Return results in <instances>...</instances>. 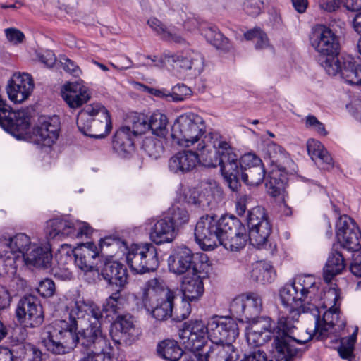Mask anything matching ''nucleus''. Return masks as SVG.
Masks as SVG:
<instances>
[{
  "label": "nucleus",
  "instance_id": "1",
  "mask_svg": "<svg viewBox=\"0 0 361 361\" xmlns=\"http://www.w3.org/2000/svg\"><path fill=\"white\" fill-rule=\"evenodd\" d=\"M214 137L211 135L200 144L199 149H208L214 147L215 152L219 157V165L221 174L227 183L230 189L236 191L240 183L238 175L240 169L241 172L247 171L248 169L261 166L262 161L259 157L252 153L244 154L238 160V157L233 148L225 140L212 141Z\"/></svg>",
  "mask_w": 361,
  "mask_h": 361
},
{
  "label": "nucleus",
  "instance_id": "2",
  "mask_svg": "<svg viewBox=\"0 0 361 361\" xmlns=\"http://www.w3.org/2000/svg\"><path fill=\"white\" fill-rule=\"evenodd\" d=\"M212 135V141L221 140L217 133L206 134V125L203 118L195 113L188 112L180 115L173 122L171 129V137L173 142L183 147L197 145V149L202 154H209L214 147L199 149L206 137Z\"/></svg>",
  "mask_w": 361,
  "mask_h": 361
},
{
  "label": "nucleus",
  "instance_id": "3",
  "mask_svg": "<svg viewBox=\"0 0 361 361\" xmlns=\"http://www.w3.org/2000/svg\"><path fill=\"white\" fill-rule=\"evenodd\" d=\"M318 292L317 280L312 275L300 274L279 289L281 305L294 316L308 312L309 300Z\"/></svg>",
  "mask_w": 361,
  "mask_h": 361
},
{
  "label": "nucleus",
  "instance_id": "4",
  "mask_svg": "<svg viewBox=\"0 0 361 361\" xmlns=\"http://www.w3.org/2000/svg\"><path fill=\"white\" fill-rule=\"evenodd\" d=\"M288 313V316L280 317L275 325L276 335L273 343L274 355L270 361H290L298 353L295 343L305 344L312 338L310 334H307L303 338H296L293 335L300 315L295 317L293 312Z\"/></svg>",
  "mask_w": 361,
  "mask_h": 361
},
{
  "label": "nucleus",
  "instance_id": "5",
  "mask_svg": "<svg viewBox=\"0 0 361 361\" xmlns=\"http://www.w3.org/2000/svg\"><path fill=\"white\" fill-rule=\"evenodd\" d=\"M174 291L159 278L149 279L143 289L142 302L147 311L158 321L171 317L173 307Z\"/></svg>",
  "mask_w": 361,
  "mask_h": 361
},
{
  "label": "nucleus",
  "instance_id": "6",
  "mask_svg": "<svg viewBox=\"0 0 361 361\" xmlns=\"http://www.w3.org/2000/svg\"><path fill=\"white\" fill-rule=\"evenodd\" d=\"M77 126L82 134L94 138L105 137L112 129L110 114L100 103L84 107L78 115Z\"/></svg>",
  "mask_w": 361,
  "mask_h": 361
},
{
  "label": "nucleus",
  "instance_id": "7",
  "mask_svg": "<svg viewBox=\"0 0 361 361\" xmlns=\"http://www.w3.org/2000/svg\"><path fill=\"white\" fill-rule=\"evenodd\" d=\"M0 243L9 250L0 252V275L13 274L17 271L18 262L21 261L32 242L23 233L13 235H3Z\"/></svg>",
  "mask_w": 361,
  "mask_h": 361
},
{
  "label": "nucleus",
  "instance_id": "8",
  "mask_svg": "<svg viewBox=\"0 0 361 361\" xmlns=\"http://www.w3.org/2000/svg\"><path fill=\"white\" fill-rule=\"evenodd\" d=\"M63 306L70 322L66 327L75 333L78 326H84L93 318H102L99 307L92 302L85 301L79 295H66Z\"/></svg>",
  "mask_w": 361,
  "mask_h": 361
},
{
  "label": "nucleus",
  "instance_id": "9",
  "mask_svg": "<svg viewBox=\"0 0 361 361\" xmlns=\"http://www.w3.org/2000/svg\"><path fill=\"white\" fill-rule=\"evenodd\" d=\"M247 226L249 228V240L251 245L257 248H265L272 254L276 251V244L268 245L267 243L268 238L271 232V225L264 208L255 207L249 212Z\"/></svg>",
  "mask_w": 361,
  "mask_h": 361
},
{
  "label": "nucleus",
  "instance_id": "10",
  "mask_svg": "<svg viewBox=\"0 0 361 361\" xmlns=\"http://www.w3.org/2000/svg\"><path fill=\"white\" fill-rule=\"evenodd\" d=\"M228 217L205 215L199 219L195 228V238L202 250H212L219 245L224 229L222 224Z\"/></svg>",
  "mask_w": 361,
  "mask_h": 361
},
{
  "label": "nucleus",
  "instance_id": "11",
  "mask_svg": "<svg viewBox=\"0 0 361 361\" xmlns=\"http://www.w3.org/2000/svg\"><path fill=\"white\" fill-rule=\"evenodd\" d=\"M66 326L65 320H59L56 326L47 328L43 334L42 343L53 354L68 353L75 346V333Z\"/></svg>",
  "mask_w": 361,
  "mask_h": 361
},
{
  "label": "nucleus",
  "instance_id": "12",
  "mask_svg": "<svg viewBox=\"0 0 361 361\" xmlns=\"http://www.w3.org/2000/svg\"><path fill=\"white\" fill-rule=\"evenodd\" d=\"M126 259L131 270L137 274L154 271L159 266L156 247L150 244L132 245L129 247L123 244Z\"/></svg>",
  "mask_w": 361,
  "mask_h": 361
},
{
  "label": "nucleus",
  "instance_id": "13",
  "mask_svg": "<svg viewBox=\"0 0 361 361\" xmlns=\"http://www.w3.org/2000/svg\"><path fill=\"white\" fill-rule=\"evenodd\" d=\"M45 232L51 239L63 240L65 238L88 237L92 234V228L86 222L55 218L47 221Z\"/></svg>",
  "mask_w": 361,
  "mask_h": 361
},
{
  "label": "nucleus",
  "instance_id": "14",
  "mask_svg": "<svg viewBox=\"0 0 361 361\" xmlns=\"http://www.w3.org/2000/svg\"><path fill=\"white\" fill-rule=\"evenodd\" d=\"M164 63L179 68L193 76L201 74L204 68V57L200 52L192 49H185L176 53L166 51L160 59V63L157 65L161 66Z\"/></svg>",
  "mask_w": 361,
  "mask_h": 361
},
{
  "label": "nucleus",
  "instance_id": "15",
  "mask_svg": "<svg viewBox=\"0 0 361 361\" xmlns=\"http://www.w3.org/2000/svg\"><path fill=\"white\" fill-rule=\"evenodd\" d=\"M179 338L186 350H200L209 338L208 324L202 320L186 322L179 331Z\"/></svg>",
  "mask_w": 361,
  "mask_h": 361
},
{
  "label": "nucleus",
  "instance_id": "16",
  "mask_svg": "<svg viewBox=\"0 0 361 361\" xmlns=\"http://www.w3.org/2000/svg\"><path fill=\"white\" fill-rule=\"evenodd\" d=\"M309 41L311 47L320 56H332L338 53V39L326 25L314 26L310 33Z\"/></svg>",
  "mask_w": 361,
  "mask_h": 361
},
{
  "label": "nucleus",
  "instance_id": "17",
  "mask_svg": "<svg viewBox=\"0 0 361 361\" xmlns=\"http://www.w3.org/2000/svg\"><path fill=\"white\" fill-rule=\"evenodd\" d=\"M336 232L338 241L343 248L351 252L361 249V232L352 218L340 216L336 224Z\"/></svg>",
  "mask_w": 361,
  "mask_h": 361
},
{
  "label": "nucleus",
  "instance_id": "18",
  "mask_svg": "<svg viewBox=\"0 0 361 361\" xmlns=\"http://www.w3.org/2000/svg\"><path fill=\"white\" fill-rule=\"evenodd\" d=\"M275 324L270 317H259L248 322L245 328L247 342L251 347H258L269 341L275 334Z\"/></svg>",
  "mask_w": 361,
  "mask_h": 361
},
{
  "label": "nucleus",
  "instance_id": "19",
  "mask_svg": "<svg viewBox=\"0 0 361 361\" xmlns=\"http://www.w3.org/2000/svg\"><path fill=\"white\" fill-rule=\"evenodd\" d=\"M222 226L224 229L219 245L231 251H237L245 245L248 240L246 228L238 219L228 216Z\"/></svg>",
  "mask_w": 361,
  "mask_h": 361
},
{
  "label": "nucleus",
  "instance_id": "20",
  "mask_svg": "<svg viewBox=\"0 0 361 361\" xmlns=\"http://www.w3.org/2000/svg\"><path fill=\"white\" fill-rule=\"evenodd\" d=\"M16 316L20 323L30 327L39 326L44 321L42 307L38 299L32 295H25L20 299L16 306Z\"/></svg>",
  "mask_w": 361,
  "mask_h": 361
},
{
  "label": "nucleus",
  "instance_id": "21",
  "mask_svg": "<svg viewBox=\"0 0 361 361\" xmlns=\"http://www.w3.org/2000/svg\"><path fill=\"white\" fill-rule=\"evenodd\" d=\"M207 324L211 342L233 341L238 336V324L230 317L214 316Z\"/></svg>",
  "mask_w": 361,
  "mask_h": 361
},
{
  "label": "nucleus",
  "instance_id": "22",
  "mask_svg": "<svg viewBox=\"0 0 361 361\" xmlns=\"http://www.w3.org/2000/svg\"><path fill=\"white\" fill-rule=\"evenodd\" d=\"M60 130L59 118L42 116L32 131V139L37 145L51 147L58 139Z\"/></svg>",
  "mask_w": 361,
  "mask_h": 361
},
{
  "label": "nucleus",
  "instance_id": "23",
  "mask_svg": "<svg viewBox=\"0 0 361 361\" xmlns=\"http://www.w3.org/2000/svg\"><path fill=\"white\" fill-rule=\"evenodd\" d=\"M102 318H93L84 326H80V330L75 334V343L78 342L87 350L109 342L102 331Z\"/></svg>",
  "mask_w": 361,
  "mask_h": 361
},
{
  "label": "nucleus",
  "instance_id": "24",
  "mask_svg": "<svg viewBox=\"0 0 361 361\" xmlns=\"http://www.w3.org/2000/svg\"><path fill=\"white\" fill-rule=\"evenodd\" d=\"M34 87V81L30 74L16 73L8 82L6 92L11 101L22 103L31 95Z\"/></svg>",
  "mask_w": 361,
  "mask_h": 361
},
{
  "label": "nucleus",
  "instance_id": "25",
  "mask_svg": "<svg viewBox=\"0 0 361 361\" xmlns=\"http://www.w3.org/2000/svg\"><path fill=\"white\" fill-rule=\"evenodd\" d=\"M207 271H200L196 266L183 277L181 285L183 298L192 302L198 300L204 293L203 279L207 276Z\"/></svg>",
  "mask_w": 361,
  "mask_h": 361
},
{
  "label": "nucleus",
  "instance_id": "26",
  "mask_svg": "<svg viewBox=\"0 0 361 361\" xmlns=\"http://www.w3.org/2000/svg\"><path fill=\"white\" fill-rule=\"evenodd\" d=\"M200 164L197 152L184 149L176 152L168 161L169 170L175 174L183 175L193 171Z\"/></svg>",
  "mask_w": 361,
  "mask_h": 361
},
{
  "label": "nucleus",
  "instance_id": "27",
  "mask_svg": "<svg viewBox=\"0 0 361 361\" xmlns=\"http://www.w3.org/2000/svg\"><path fill=\"white\" fill-rule=\"evenodd\" d=\"M149 235L154 243L162 245L173 242L177 235V231L173 222L165 217L152 221Z\"/></svg>",
  "mask_w": 361,
  "mask_h": 361
},
{
  "label": "nucleus",
  "instance_id": "28",
  "mask_svg": "<svg viewBox=\"0 0 361 361\" xmlns=\"http://www.w3.org/2000/svg\"><path fill=\"white\" fill-rule=\"evenodd\" d=\"M114 340H123L126 343H131L136 340L139 329L136 328L133 319L130 314L117 315L112 323L111 331Z\"/></svg>",
  "mask_w": 361,
  "mask_h": 361
},
{
  "label": "nucleus",
  "instance_id": "29",
  "mask_svg": "<svg viewBox=\"0 0 361 361\" xmlns=\"http://www.w3.org/2000/svg\"><path fill=\"white\" fill-rule=\"evenodd\" d=\"M22 260L27 266L47 268L52 260L51 248L49 245L32 242Z\"/></svg>",
  "mask_w": 361,
  "mask_h": 361
},
{
  "label": "nucleus",
  "instance_id": "30",
  "mask_svg": "<svg viewBox=\"0 0 361 361\" xmlns=\"http://www.w3.org/2000/svg\"><path fill=\"white\" fill-rule=\"evenodd\" d=\"M62 97L69 107L76 109L90 99L91 92L83 81H77L65 86Z\"/></svg>",
  "mask_w": 361,
  "mask_h": 361
},
{
  "label": "nucleus",
  "instance_id": "31",
  "mask_svg": "<svg viewBox=\"0 0 361 361\" xmlns=\"http://www.w3.org/2000/svg\"><path fill=\"white\" fill-rule=\"evenodd\" d=\"M341 298L340 292L336 288H329L324 291L323 296H321L319 290L309 300L307 307L308 312L312 315H316L319 310L340 307Z\"/></svg>",
  "mask_w": 361,
  "mask_h": 361
},
{
  "label": "nucleus",
  "instance_id": "32",
  "mask_svg": "<svg viewBox=\"0 0 361 361\" xmlns=\"http://www.w3.org/2000/svg\"><path fill=\"white\" fill-rule=\"evenodd\" d=\"M321 310L316 315H312L314 319V332L318 338L323 339L328 335V331L335 326L342 329L345 326L343 321L339 320V308L326 309L323 313L322 319L319 318Z\"/></svg>",
  "mask_w": 361,
  "mask_h": 361
},
{
  "label": "nucleus",
  "instance_id": "33",
  "mask_svg": "<svg viewBox=\"0 0 361 361\" xmlns=\"http://www.w3.org/2000/svg\"><path fill=\"white\" fill-rule=\"evenodd\" d=\"M99 254V248L94 243H81L75 248V265L85 272L92 271Z\"/></svg>",
  "mask_w": 361,
  "mask_h": 361
},
{
  "label": "nucleus",
  "instance_id": "34",
  "mask_svg": "<svg viewBox=\"0 0 361 361\" xmlns=\"http://www.w3.org/2000/svg\"><path fill=\"white\" fill-rule=\"evenodd\" d=\"M193 254L186 247H178L175 249L168 259L169 268L176 274H182L191 271L193 264Z\"/></svg>",
  "mask_w": 361,
  "mask_h": 361
},
{
  "label": "nucleus",
  "instance_id": "35",
  "mask_svg": "<svg viewBox=\"0 0 361 361\" xmlns=\"http://www.w3.org/2000/svg\"><path fill=\"white\" fill-rule=\"evenodd\" d=\"M134 136L130 126L121 127L115 133L112 142L114 152L121 158H128L135 152Z\"/></svg>",
  "mask_w": 361,
  "mask_h": 361
},
{
  "label": "nucleus",
  "instance_id": "36",
  "mask_svg": "<svg viewBox=\"0 0 361 361\" xmlns=\"http://www.w3.org/2000/svg\"><path fill=\"white\" fill-rule=\"evenodd\" d=\"M239 355L231 341L212 342L204 353L206 361H237Z\"/></svg>",
  "mask_w": 361,
  "mask_h": 361
},
{
  "label": "nucleus",
  "instance_id": "37",
  "mask_svg": "<svg viewBox=\"0 0 361 361\" xmlns=\"http://www.w3.org/2000/svg\"><path fill=\"white\" fill-rule=\"evenodd\" d=\"M190 192L189 197H186L188 203L209 205L214 196L219 192V188L214 180L208 179L201 182L197 190H192Z\"/></svg>",
  "mask_w": 361,
  "mask_h": 361
},
{
  "label": "nucleus",
  "instance_id": "38",
  "mask_svg": "<svg viewBox=\"0 0 361 361\" xmlns=\"http://www.w3.org/2000/svg\"><path fill=\"white\" fill-rule=\"evenodd\" d=\"M29 126L30 115L28 111L21 109L17 111H11L6 121L3 122L2 128L14 137L20 138Z\"/></svg>",
  "mask_w": 361,
  "mask_h": 361
},
{
  "label": "nucleus",
  "instance_id": "39",
  "mask_svg": "<svg viewBox=\"0 0 361 361\" xmlns=\"http://www.w3.org/2000/svg\"><path fill=\"white\" fill-rule=\"evenodd\" d=\"M307 149L312 160L322 169L330 170L334 167V160L321 142L313 138L309 139Z\"/></svg>",
  "mask_w": 361,
  "mask_h": 361
},
{
  "label": "nucleus",
  "instance_id": "40",
  "mask_svg": "<svg viewBox=\"0 0 361 361\" xmlns=\"http://www.w3.org/2000/svg\"><path fill=\"white\" fill-rule=\"evenodd\" d=\"M104 279L110 284H116L120 287L127 283L128 274L126 268L116 261L105 262L101 273Z\"/></svg>",
  "mask_w": 361,
  "mask_h": 361
},
{
  "label": "nucleus",
  "instance_id": "41",
  "mask_svg": "<svg viewBox=\"0 0 361 361\" xmlns=\"http://www.w3.org/2000/svg\"><path fill=\"white\" fill-rule=\"evenodd\" d=\"M287 182L286 168L272 169L266 183L267 192L272 197L279 196L284 190Z\"/></svg>",
  "mask_w": 361,
  "mask_h": 361
},
{
  "label": "nucleus",
  "instance_id": "42",
  "mask_svg": "<svg viewBox=\"0 0 361 361\" xmlns=\"http://www.w3.org/2000/svg\"><path fill=\"white\" fill-rule=\"evenodd\" d=\"M345 267V260L342 255L337 251H332L324 267V280L329 283L333 278L341 274Z\"/></svg>",
  "mask_w": 361,
  "mask_h": 361
},
{
  "label": "nucleus",
  "instance_id": "43",
  "mask_svg": "<svg viewBox=\"0 0 361 361\" xmlns=\"http://www.w3.org/2000/svg\"><path fill=\"white\" fill-rule=\"evenodd\" d=\"M342 78L350 85L361 86V64H356L350 56L343 59Z\"/></svg>",
  "mask_w": 361,
  "mask_h": 361
},
{
  "label": "nucleus",
  "instance_id": "44",
  "mask_svg": "<svg viewBox=\"0 0 361 361\" xmlns=\"http://www.w3.org/2000/svg\"><path fill=\"white\" fill-rule=\"evenodd\" d=\"M149 130L157 137H165L168 134L169 119L166 114L154 111L148 118Z\"/></svg>",
  "mask_w": 361,
  "mask_h": 361
},
{
  "label": "nucleus",
  "instance_id": "45",
  "mask_svg": "<svg viewBox=\"0 0 361 361\" xmlns=\"http://www.w3.org/2000/svg\"><path fill=\"white\" fill-rule=\"evenodd\" d=\"M113 348L109 342L103 345L87 350L84 356L78 361H112Z\"/></svg>",
  "mask_w": 361,
  "mask_h": 361
},
{
  "label": "nucleus",
  "instance_id": "46",
  "mask_svg": "<svg viewBox=\"0 0 361 361\" xmlns=\"http://www.w3.org/2000/svg\"><path fill=\"white\" fill-rule=\"evenodd\" d=\"M157 353L166 360L178 361L183 355V351L176 341L165 340L158 345Z\"/></svg>",
  "mask_w": 361,
  "mask_h": 361
},
{
  "label": "nucleus",
  "instance_id": "47",
  "mask_svg": "<svg viewBox=\"0 0 361 361\" xmlns=\"http://www.w3.org/2000/svg\"><path fill=\"white\" fill-rule=\"evenodd\" d=\"M275 276V271L272 265L266 262L260 261L253 264L251 271V277L256 281L261 283H271Z\"/></svg>",
  "mask_w": 361,
  "mask_h": 361
},
{
  "label": "nucleus",
  "instance_id": "48",
  "mask_svg": "<svg viewBox=\"0 0 361 361\" xmlns=\"http://www.w3.org/2000/svg\"><path fill=\"white\" fill-rule=\"evenodd\" d=\"M245 319L247 322L253 319H258V314L262 310V301L261 297L254 293H250L245 295Z\"/></svg>",
  "mask_w": 361,
  "mask_h": 361
},
{
  "label": "nucleus",
  "instance_id": "49",
  "mask_svg": "<svg viewBox=\"0 0 361 361\" xmlns=\"http://www.w3.org/2000/svg\"><path fill=\"white\" fill-rule=\"evenodd\" d=\"M126 300L121 295L119 290L112 293L103 305V311L106 313V317L114 319V316L118 314L123 309Z\"/></svg>",
  "mask_w": 361,
  "mask_h": 361
},
{
  "label": "nucleus",
  "instance_id": "50",
  "mask_svg": "<svg viewBox=\"0 0 361 361\" xmlns=\"http://www.w3.org/2000/svg\"><path fill=\"white\" fill-rule=\"evenodd\" d=\"M265 177V170L263 165L256 166L241 172V179L247 185L257 186L261 184Z\"/></svg>",
  "mask_w": 361,
  "mask_h": 361
},
{
  "label": "nucleus",
  "instance_id": "51",
  "mask_svg": "<svg viewBox=\"0 0 361 361\" xmlns=\"http://www.w3.org/2000/svg\"><path fill=\"white\" fill-rule=\"evenodd\" d=\"M266 151L272 164L275 166L274 168L275 169H278L279 168H285L284 166H281L283 160L285 159L288 162L290 161L283 148L274 142H270L267 144Z\"/></svg>",
  "mask_w": 361,
  "mask_h": 361
},
{
  "label": "nucleus",
  "instance_id": "52",
  "mask_svg": "<svg viewBox=\"0 0 361 361\" xmlns=\"http://www.w3.org/2000/svg\"><path fill=\"white\" fill-rule=\"evenodd\" d=\"M142 149L151 158L157 159L164 153L162 142L155 137H146L142 142Z\"/></svg>",
  "mask_w": 361,
  "mask_h": 361
},
{
  "label": "nucleus",
  "instance_id": "53",
  "mask_svg": "<svg viewBox=\"0 0 361 361\" xmlns=\"http://www.w3.org/2000/svg\"><path fill=\"white\" fill-rule=\"evenodd\" d=\"M337 55L325 56L326 58L322 63V66L329 75L335 76L340 74L342 77L343 59L345 56L338 58Z\"/></svg>",
  "mask_w": 361,
  "mask_h": 361
},
{
  "label": "nucleus",
  "instance_id": "54",
  "mask_svg": "<svg viewBox=\"0 0 361 361\" xmlns=\"http://www.w3.org/2000/svg\"><path fill=\"white\" fill-rule=\"evenodd\" d=\"M203 34L207 40L216 48L220 49L228 48V39L216 30L209 27Z\"/></svg>",
  "mask_w": 361,
  "mask_h": 361
},
{
  "label": "nucleus",
  "instance_id": "55",
  "mask_svg": "<svg viewBox=\"0 0 361 361\" xmlns=\"http://www.w3.org/2000/svg\"><path fill=\"white\" fill-rule=\"evenodd\" d=\"M357 328H356L350 336L341 338V345L338 351L342 358L349 359L352 356L357 339Z\"/></svg>",
  "mask_w": 361,
  "mask_h": 361
},
{
  "label": "nucleus",
  "instance_id": "56",
  "mask_svg": "<svg viewBox=\"0 0 361 361\" xmlns=\"http://www.w3.org/2000/svg\"><path fill=\"white\" fill-rule=\"evenodd\" d=\"M245 38L247 40H254L255 47L258 49H265L269 47V39L265 32L259 28H254L244 34Z\"/></svg>",
  "mask_w": 361,
  "mask_h": 361
},
{
  "label": "nucleus",
  "instance_id": "57",
  "mask_svg": "<svg viewBox=\"0 0 361 361\" xmlns=\"http://www.w3.org/2000/svg\"><path fill=\"white\" fill-rule=\"evenodd\" d=\"M192 94V90L184 84H177L169 91V102H179L185 100Z\"/></svg>",
  "mask_w": 361,
  "mask_h": 361
},
{
  "label": "nucleus",
  "instance_id": "58",
  "mask_svg": "<svg viewBox=\"0 0 361 361\" xmlns=\"http://www.w3.org/2000/svg\"><path fill=\"white\" fill-rule=\"evenodd\" d=\"M73 257H75V248L73 249L68 244L61 245L55 255V258L59 266L66 265L70 263L73 259Z\"/></svg>",
  "mask_w": 361,
  "mask_h": 361
},
{
  "label": "nucleus",
  "instance_id": "59",
  "mask_svg": "<svg viewBox=\"0 0 361 361\" xmlns=\"http://www.w3.org/2000/svg\"><path fill=\"white\" fill-rule=\"evenodd\" d=\"M180 17V21L177 20L178 23H183L185 29L188 31L192 32L200 29L202 22L195 14L181 11Z\"/></svg>",
  "mask_w": 361,
  "mask_h": 361
},
{
  "label": "nucleus",
  "instance_id": "60",
  "mask_svg": "<svg viewBox=\"0 0 361 361\" xmlns=\"http://www.w3.org/2000/svg\"><path fill=\"white\" fill-rule=\"evenodd\" d=\"M305 126L307 129L314 131L321 136H326L328 132L325 128L324 123L319 121L316 116L307 115L305 118Z\"/></svg>",
  "mask_w": 361,
  "mask_h": 361
},
{
  "label": "nucleus",
  "instance_id": "61",
  "mask_svg": "<svg viewBox=\"0 0 361 361\" xmlns=\"http://www.w3.org/2000/svg\"><path fill=\"white\" fill-rule=\"evenodd\" d=\"M168 218L176 227L187 224L189 220V214L188 211L183 207H173L171 212V217Z\"/></svg>",
  "mask_w": 361,
  "mask_h": 361
},
{
  "label": "nucleus",
  "instance_id": "62",
  "mask_svg": "<svg viewBox=\"0 0 361 361\" xmlns=\"http://www.w3.org/2000/svg\"><path fill=\"white\" fill-rule=\"evenodd\" d=\"M130 128L132 135L134 137L145 133L149 130L148 118H145L144 116L135 117L133 120L132 126Z\"/></svg>",
  "mask_w": 361,
  "mask_h": 361
},
{
  "label": "nucleus",
  "instance_id": "63",
  "mask_svg": "<svg viewBox=\"0 0 361 361\" xmlns=\"http://www.w3.org/2000/svg\"><path fill=\"white\" fill-rule=\"evenodd\" d=\"M263 6L262 0H245L243 8L249 16H257L261 13Z\"/></svg>",
  "mask_w": 361,
  "mask_h": 361
},
{
  "label": "nucleus",
  "instance_id": "64",
  "mask_svg": "<svg viewBox=\"0 0 361 361\" xmlns=\"http://www.w3.org/2000/svg\"><path fill=\"white\" fill-rule=\"evenodd\" d=\"M37 290L42 297H51L55 293V284L52 280L46 279L39 283Z\"/></svg>",
  "mask_w": 361,
  "mask_h": 361
}]
</instances>
